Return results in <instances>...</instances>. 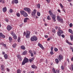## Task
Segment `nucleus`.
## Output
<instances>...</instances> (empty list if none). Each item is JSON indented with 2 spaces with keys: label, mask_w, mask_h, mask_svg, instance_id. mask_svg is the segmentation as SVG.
<instances>
[{
  "label": "nucleus",
  "mask_w": 73,
  "mask_h": 73,
  "mask_svg": "<svg viewBox=\"0 0 73 73\" xmlns=\"http://www.w3.org/2000/svg\"><path fill=\"white\" fill-rule=\"evenodd\" d=\"M20 13L21 15H23L24 17H28V16L27 13L24 11H20Z\"/></svg>",
  "instance_id": "obj_1"
},
{
  "label": "nucleus",
  "mask_w": 73,
  "mask_h": 73,
  "mask_svg": "<svg viewBox=\"0 0 73 73\" xmlns=\"http://www.w3.org/2000/svg\"><path fill=\"white\" fill-rule=\"evenodd\" d=\"M29 62V60L27 58H25L22 62V65H25L26 63H27Z\"/></svg>",
  "instance_id": "obj_2"
},
{
  "label": "nucleus",
  "mask_w": 73,
  "mask_h": 73,
  "mask_svg": "<svg viewBox=\"0 0 73 73\" xmlns=\"http://www.w3.org/2000/svg\"><path fill=\"white\" fill-rule=\"evenodd\" d=\"M37 37L35 36H33L31 38V40L32 41H36L37 40Z\"/></svg>",
  "instance_id": "obj_3"
},
{
  "label": "nucleus",
  "mask_w": 73,
  "mask_h": 73,
  "mask_svg": "<svg viewBox=\"0 0 73 73\" xmlns=\"http://www.w3.org/2000/svg\"><path fill=\"white\" fill-rule=\"evenodd\" d=\"M24 10L25 11L27 12L29 14H31V10L30 9L27 7H25L24 8Z\"/></svg>",
  "instance_id": "obj_4"
},
{
  "label": "nucleus",
  "mask_w": 73,
  "mask_h": 73,
  "mask_svg": "<svg viewBox=\"0 0 73 73\" xmlns=\"http://www.w3.org/2000/svg\"><path fill=\"white\" fill-rule=\"evenodd\" d=\"M57 19L58 21L59 22L61 23H63V20L62 18H60L59 16H57Z\"/></svg>",
  "instance_id": "obj_5"
},
{
  "label": "nucleus",
  "mask_w": 73,
  "mask_h": 73,
  "mask_svg": "<svg viewBox=\"0 0 73 73\" xmlns=\"http://www.w3.org/2000/svg\"><path fill=\"white\" fill-rule=\"evenodd\" d=\"M11 35H12V36H13L14 39L15 40H17V36L12 31L11 32Z\"/></svg>",
  "instance_id": "obj_6"
},
{
  "label": "nucleus",
  "mask_w": 73,
  "mask_h": 73,
  "mask_svg": "<svg viewBox=\"0 0 73 73\" xmlns=\"http://www.w3.org/2000/svg\"><path fill=\"white\" fill-rule=\"evenodd\" d=\"M31 33V32L29 31H27L26 32V37L27 38H29V36H30V34Z\"/></svg>",
  "instance_id": "obj_7"
},
{
  "label": "nucleus",
  "mask_w": 73,
  "mask_h": 73,
  "mask_svg": "<svg viewBox=\"0 0 73 73\" xmlns=\"http://www.w3.org/2000/svg\"><path fill=\"white\" fill-rule=\"evenodd\" d=\"M63 33V31H62L60 30L59 31L57 32V35L59 36H61V35Z\"/></svg>",
  "instance_id": "obj_8"
},
{
  "label": "nucleus",
  "mask_w": 73,
  "mask_h": 73,
  "mask_svg": "<svg viewBox=\"0 0 73 73\" xmlns=\"http://www.w3.org/2000/svg\"><path fill=\"white\" fill-rule=\"evenodd\" d=\"M58 59L60 61H61V60H63V56L61 55H60L59 56V58Z\"/></svg>",
  "instance_id": "obj_9"
},
{
  "label": "nucleus",
  "mask_w": 73,
  "mask_h": 73,
  "mask_svg": "<svg viewBox=\"0 0 73 73\" xmlns=\"http://www.w3.org/2000/svg\"><path fill=\"white\" fill-rule=\"evenodd\" d=\"M56 17V15L54 14V15H53L52 16H51L52 19L53 20L54 22H55L56 21V19L55 18V17Z\"/></svg>",
  "instance_id": "obj_10"
},
{
  "label": "nucleus",
  "mask_w": 73,
  "mask_h": 73,
  "mask_svg": "<svg viewBox=\"0 0 73 73\" xmlns=\"http://www.w3.org/2000/svg\"><path fill=\"white\" fill-rule=\"evenodd\" d=\"M18 59L20 60V61H22V60H23V58L21 57V56L20 55H18L17 56Z\"/></svg>",
  "instance_id": "obj_11"
},
{
  "label": "nucleus",
  "mask_w": 73,
  "mask_h": 73,
  "mask_svg": "<svg viewBox=\"0 0 73 73\" xmlns=\"http://www.w3.org/2000/svg\"><path fill=\"white\" fill-rule=\"evenodd\" d=\"M0 37H2L3 38H4L5 37V36L3 35V33H0Z\"/></svg>",
  "instance_id": "obj_12"
},
{
  "label": "nucleus",
  "mask_w": 73,
  "mask_h": 73,
  "mask_svg": "<svg viewBox=\"0 0 73 73\" xmlns=\"http://www.w3.org/2000/svg\"><path fill=\"white\" fill-rule=\"evenodd\" d=\"M7 29L8 31H11V27L9 25H8L7 27Z\"/></svg>",
  "instance_id": "obj_13"
},
{
  "label": "nucleus",
  "mask_w": 73,
  "mask_h": 73,
  "mask_svg": "<svg viewBox=\"0 0 73 73\" xmlns=\"http://www.w3.org/2000/svg\"><path fill=\"white\" fill-rule=\"evenodd\" d=\"M38 45L39 46V47L42 48V49H44V47L43 46H42V44H40V43H38Z\"/></svg>",
  "instance_id": "obj_14"
},
{
  "label": "nucleus",
  "mask_w": 73,
  "mask_h": 73,
  "mask_svg": "<svg viewBox=\"0 0 73 73\" xmlns=\"http://www.w3.org/2000/svg\"><path fill=\"white\" fill-rule=\"evenodd\" d=\"M3 11L4 12H5L7 10V7H5L4 8H3Z\"/></svg>",
  "instance_id": "obj_15"
},
{
  "label": "nucleus",
  "mask_w": 73,
  "mask_h": 73,
  "mask_svg": "<svg viewBox=\"0 0 73 73\" xmlns=\"http://www.w3.org/2000/svg\"><path fill=\"white\" fill-rule=\"evenodd\" d=\"M4 65H1V70H2V71H4Z\"/></svg>",
  "instance_id": "obj_16"
},
{
  "label": "nucleus",
  "mask_w": 73,
  "mask_h": 73,
  "mask_svg": "<svg viewBox=\"0 0 73 73\" xmlns=\"http://www.w3.org/2000/svg\"><path fill=\"white\" fill-rule=\"evenodd\" d=\"M49 13L51 17V16H53V15H54V14H53V13L50 11H49Z\"/></svg>",
  "instance_id": "obj_17"
},
{
  "label": "nucleus",
  "mask_w": 73,
  "mask_h": 73,
  "mask_svg": "<svg viewBox=\"0 0 73 73\" xmlns=\"http://www.w3.org/2000/svg\"><path fill=\"white\" fill-rule=\"evenodd\" d=\"M4 57L7 60V58H8V55H7V54H5L4 55Z\"/></svg>",
  "instance_id": "obj_18"
},
{
  "label": "nucleus",
  "mask_w": 73,
  "mask_h": 73,
  "mask_svg": "<svg viewBox=\"0 0 73 73\" xmlns=\"http://www.w3.org/2000/svg\"><path fill=\"white\" fill-rule=\"evenodd\" d=\"M31 67L33 69H37V67L35 65H33L31 66Z\"/></svg>",
  "instance_id": "obj_19"
},
{
  "label": "nucleus",
  "mask_w": 73,
  "mask_h": 73,
  "mask_svg": "<svg viewBox=\"0 0 73 73\" xmlns=\"http://www.w3.org/2000/svg\"><path fill=\"white\" fill-rule=\"evenodd\" d=\"M29 19V18H25L24 21V23H27V20H28Z\"/></svg>",
  "instance_id": "obj_20"
},
{
  "label": "nucleus",
  "mask_w": 73,
  "mask_h": 73,
  "mask_svg": "<svg viewBox=\"0 0 73 73\" xmlns=\"http://www.w3.org/2000/svg\"><path fill=\"white\" fill-rule=\"evenodd\" d=\"M68 31H69V32H70V33H71V34H72V35H73V31H72V30L70 29H68Z\"/></svg>",
  "instance_id": "obj_21"
},
{
  "label": "nucleus",
  "mask_w": 73,
  "mask_h": 73,
  "mask_svg": "<svg viewBox=\"0 0 73 73\" xmlns=\"http://www.w3.org/2000/svg\"><path fill=\"white\" fill-rule=\"evenodd\" d=\"M21 49H23V50H25V46H21Z\"/></svg>",
  "instance_id": "obj_22"
},
{
  "label": "nucleus",
  "mask_w": 73,
  "mask_h": 73,
  "mask_svg": "<svg viewBox=\"0 0 73 73\" xmlns=\"http://www.w3.org/2000/svg\"><path fill=\"white\" fill-rule=\"evenodd\" d=\"M31 15L33 17H35V16H36V14L33 13V12H32L31 13Z\"/></svg>",
  "instance_id": "obj_23"
},
{
  "label": "nucleus",
  "mask_w": 73,
  "mask_h": 73,
  "mask_svg": "<svg viewBox=\"0 0 73 73\" xmlns=\"http://www.w3.org/2000/svg\"><path fill=\"white\" fill-rule=\"evenodd\" d=\"M21 73V70H20V69H18L17 70V73Z\"/></svg>",
  "instance_id": "obj_24"
},
{
  "label": "nucleus",
  "mask_w": 73,
  "mask_h": 73,
  "mask_svg": "<svg viewBox=\"0 0 73 73\" xmlns=\"http://www.w3.org/2000/svg\"><path fill=\"white\" fill-rule=\"evenodd\" d=\"M55 61L56 64H58V63L59 62V60H58V59H56Z\"/></svg>",
  "instance_id": "obj_25"
},
{
  "label": "nucleus",
  "mask_w": 73,
  "mask_h": 73,
  "mask_svg": "<svg viewBox=\"0 0 73 73\" xmlns=\"http://www.w3.org/2000/svg\"><path fill=\"white\" fill-rule=\"evenodd\" d=\"M47 20H51V18L50 17V16H49V15H48L47 16Z\"/></svg>",
  "instance_id": "obj_26"
},
{
  "label": "nucleus",
  "mask_w": 73,
  "mask_h": 73,
  "mask_svg": "<svg viewBox=\"0 0 73 73\" xmlns=\"http://www.w3.org/2000/svg\"><path fill=\"white\" fill-rule=\"evenodd\" d=\"M27 51H25L24 52H23L22 54L23 55H25V54H27Z\"/></svg>",
  "instance_id": "obj_27"
},
{
  "label": "nucleus",
  "mask_w": 73,
  "mask_h": 73,
  "mask_svg": "<svg viewBox=\"0 0 73 73\" xmlns=\"http://www.w3.org/2000/svg\"><path fill=\"white\" fill-rule=\"evenodd\" d=\"M52 70L54 73H56V70H55V69H54V68H53L52 69Z\"/></svg>",
  "instance_id": "obj_28"
},
{
  "label": "nucleus",
  "mask_w": 73,
  "mask_h": 73,
  "mask_svg": "<svg viewBox=\"0 0 73 73\" xmlns=\"http://www.w3.org/2000/svg\"><path fill=\"white\" fill-rule=\"evenodd\" d=\"M70 39L71 41H73V35H71L70 36Z\"/></svg>",
  "instance_id": "obj_29"
},
{
  "label": "nucleus",
  "mask_w": 73,
  "mask_h": 73,
  "mask_svg": "<svg viewBox=\"0 0 73 73\" xmlns=\"http://www.w3.org/2000/svg\"><path fill=\"white\" fill-rule=\"evenodd\" d=\"M17 45V44H16V43H14L13 44V45H12L13 47V48H15V47Z\"/></svg>",
  "instance_id": "obj_30"
},
{
  "label": "nucleus",
  "mask_w": 73,
  "mask_h": 73,
  "mask_svg": "<svg viewBox=\"0 0 73 73\" xmlns=\"http://www.w3.org/2000/svg\"><path fill=\"white\" fill-rule=\"evenodd\" d=\"M14 2L15 4H17L19 3V1L17 0H14Z\"/></svg>",
  "instance_id": "obj_31"
},
{
  "label": "nucleus",
  "mask_w": 73,
  "mask_h": 73,
  "mask_svg": "<svg viewBox=\"0 0 73 73\" xmlns=\"http://www.w3.org/2000/svg\"><path fill=\"white\" fill-rule=\"evenodd\" d=\"M37 15L38 16H40V13L38 12H37Z\"/></svg>",
  "instance_id": "obj_32"
},
{
  "label": "nucleus",
  "mask_w": 73,
  "mask_h": 73,
  "mask_svg": "<svg viewBox=\"0 0 73 73\" xmlns=\"http://www.w3.org/2000/svg\"><path fill=\"white\" fill-rule=\"evenodd\" d=\"M20 37H18V39H17V41H18V42H20Z\"/></svg>",
  "instance_id": "obj_33"
},
{
  "label": "nucleus",
  "mask_w": 73,
  "mask_h": 73,
  "mask_svg": "<svg viewBox=\"0 0 73 73\" xmlns=\"http://www.w3.org/2000/svg\"><path fill=\"white\" fill-rule=\"evenodd\" d=\"M9 40L11 42V41H12V37H9Z\"/></svg>",
  "instance_id": "obj_34"
},
{
  "label": "nucleus",
  "mask_w": 73,
  "mask_h": 73,
  "mask_svg": "<svg viewBox=\"0 0 73 73\" xmlns=\"http://www.w3.org/2000/svg\"><path fill=\"white\" fill-rule=\"evenodd\" d=\"M50 54H54V53H53V51H51L50 52Z\"/></svg>",
  "instance_id": "obj_35"
},
{
  "label": "nucleus",
  "mask_w": 73,
  "mask_h": 73,
  "mask_svg": "<svg viewBox=\"0 0 73 73\" xmlns=\"http://www.w3.org/2000/svg\"><path fill=\"white\" fill-rule=\"evenodd\" d=\"M60 6L62 8H63L64 7V6L61 4V3H60Z\"/></svg>",
  "instance_id": "obj_36"
},
{
  "label": "nucleus",
  "mask_w": 73,
  "mask_h": 73,
  "mask_svg": "<svg viewBox=\"0 0 73 73\" xmlns=\"http://www.w3.org/2000/svg\"><path fill=\"white\" fill-rule=\"evenodd\" d=\"M69 26L70 28L72 27H73V24L71 23H70L69 25Z\"/></svg>",
  "instance_id": "obj_37"
},
{
  "label": "nucleus",
  "mask_w": 73,
  "mask_h": 73,
  "mask_svg": "<svg viewBox=\"0 0 73 73\" xmlns=\"http://www.w3.org/2000/svg\"><path fill=\"white\" fill-rule=\"evenodd\" d=\"M55 52H57L58 51V49L57 48H55L54 49Z\"/></svg>",
  "instance_id": "obj_38"
},
{
  "label": "nucleus",
  "mask_w": 73,
  "mask_h": 73,
  "mask_svg": "<svg viewBox=\"0 0 73 73\" xmlns=\"http://www.w3.org/2000/svg\"><path fill=\"white\" fill-rule=\"evenodd\" d=\"M37 7L38 8H40V4L38 3L37 5Z\"/></svg>",
  "instance_id": "obj_39"
},
{
  "label": "nucleus",
  "mask_w": 73,
  "mask_h": 73,
  "mask_svg": "<svg viewBox=\"0 0 73 73\" xmlns=\"http://www.w3.org/2000/svg\"><path fill=\"white\" fill-rule=\"evenodd\" d=\"M13 12V10L12 9H10L9 10V12L10 13H12Z\"/></svg>",
  "instance_id": "obj_40"
},
{
  "label": "nucleus",
  "mask_w": 73,
  "mask_h": 73,
  "mask_svg": "<svg viewBox=\"0 0 73 73\" xmlns=\"http://www.w3.org/2000/svg\"><path fill=\"white\" fill-rule=\"evenodd\" d=\"M52 32H53L54 33H56V30H55V29H53L52 31Z\"/></svg>",
  "instance_id": "obj_41"
},
{
  "label": "nucleus",
  "mask_w": 73,
  "mask_h": 73,
  "mask_svg": "<svg viewBox=\"0 0 73 73\" xmlns=\"http://www.w3.org/2000/svg\"><path fill=\"white\" fill-rule=\"evenodd\" d=\"M33 13H34V14H35L36 13V9H34L33 10Z\"/></svg>",
  "instance_id": "obj_42"
},
{
  "label": "nucleus",
  "mask_w": 73,
  "mask_h": 73,
  "mask_svg": "<svg viewBox=\"0 0 73 73\" xmlns=\"http://www.w3.org/2000/svg\"><path fill=\"white\" fill-rule=\"evenodd\" d=\"M61 69L62 70H64V67L63 66H61Z\"/></svg>",
  "instance_id": "obj_43"
},
{
  "label": "nucleus",
  "mask_w": 73,
  "mask_h": 73,
  "mask_svg": "<svg viewBox=\"0 0 73 73\" xmlns=\"http://www.w3.org/2000/svg\"><path fill=\"white\" fill-rule=\"evenodd\" d=\"M17 15L18 17H19L20 16V13H17Z\"/></svg>",
  "instance_id": "obj_44"
},
{
  "label": "nucleus",
  "mask_w": 73,
  "mask_h": 73,
  "mask_svg": "<svg viewBox=\"0 0 73 73\" xmlns=\"http://www.w3.org/2000/svg\"><path fill=\"white\" fill-rule=\"evenodd\" d=\"M31 57H33L34 56L33 55V52L31 54Z\"/></svg>",
  "instance_id": "obj_45"
},
{
  "label": "nucleus",
  "mask_w": 73,
  "mask_h": 73,
  "mask_svg": "<svg viewBox=\"0 0 73 73\" xmlns=\"http://www.w3.org/2000/svg\"><path fill=\"white\" fill-rule=\"evenodd\" d=\"M5 21H6V22H8V21H9V19H5Z\"/></svg>",
  "instance_id": "obj_46"
},
{
  "label": "nucleus",
  "mask_w": 73,
  "mask_h": 73,
  "mask_svg": "<svg viewBox=\"0 0 73 73\" xmlns=\"http://www.w3.org/2000/svg\"><path fill=\"white\" fill-rule=\"evenodd\" d=\"M61 36L63 38H64V37H65V35H62Z\"/></svg>",
  "instance_id": "obj_47"
},
{
  "label": "nucleus",
  "mask_w": 73,
  "mask_h": 73,
  "mask_svg": "<svg viewBox=\"0 0 73 73\" xmlns=\"http://www.w3.org/2000/svg\"><path fill=\"white\" fill-rule=\"evenodd\" d=\"M33 53H34V54L36 55V54H37L36 52L35 51H33Z\"/></svg>",
  "instance_id": "obj_48"
},
{
  "label": "nucleus",
  "mask_w": 73,
  "mask_h": 73,
  "mask_svg": "<svg viewBox=\"0 0 73 73\" xmlns=\"http://www.w3.org/2000/svg\"><path fill=\"white\" fill-rule=\"evenodd\" d=\"M3 46L4 47V48H6V44H3Z\"/></svg>",
  "instance_id": "obj_49"
},
{
  "label": "nucleus",
  "mask_w": 73,
  "mask_h": 73,
  "mask_svg": "<svg viewBox=\"0 0 73 73\" xmlns=\"http://www.w3.org/2000/svg\"><path fill=\"white\" fill-rule=\"evenodd\" d=\"M29 53H30L31 54V53H33V52H32V51H31V50H29Z\"/></svg>",
  "instance_id": "obj_50"
},
{
  "label": "nucleus",
  "mask_w": 73,
  "mask_h": 73,
  "mask_svg": "<svg viewBox=\"0 0 73 73\" xmlns=\"http://www.w3.org/2000/svg\"><path fill=\"white\" fill-rule=\"evenodd\" d=\"M33 61V60L31 59H30L29 60V61H30V62H32Z\"/></svg>",
  "instance_id": "obj_51"
},
{
  "label": "nucleus",
  "mask_w": 73,
  "mask_h": 73,
  "mask_svg": "<svg viewBox=\"0 0 73 73\" xmlns=\"http://www.w3.org/2000/svg\"><path fill=\"white\" fill-rule=\"evenodd\" d=\"M46 1L48 3H50V0H46Z\"/></svg>",
  "instance_id": "obj_52"
},
{
  "label": "nucleus",
  "mask_w": 73,
  "mask_h": 73,
  "mask_svg": "<svg viewBox=\"0 0 73 73\" xmlns=\"http://www.w3.org/2000/svg\"><path fill=\"white\" fill-rule=\"evenodd\" d=\"M53 47H52L51 48V51H53Z\"/></svg>",
  "instance_id": "obj_53"
},
{
  "label": "nucleus",
  "mask_w": 73,
  "mask_h": 73,
  "mask_svg": "<svg viewBox=\"0 0 73 73\" xmlns=\"http://www.w3.org/2000/svg\"><path fill=\"white\" fill-rule=\"evenodd\" d=\"M15 3V1H12V4H14Z\"/></svg>",
  "instance_id": "obj_54"
},
{
  "label": "nucleus",
  "mask_w": 73,
  "mask_h": 73,
  "mask_svg": "<svg viewBox=\"0 0 73 73\" xmlns=\"http://www.w3.org/2000/svg\"><path fill=\"white\" fill-rule=\"evenodd\" d=\"M23 35L24 36H25V35H26V33L25 32H24Z\"/></svg>",
  "instance_id": "obj_55"
},
{
  "label": "nucleus",
  "mask_w": 73,
  "mask_h": 73,
  "mask_svg": "<svg viewBox=\"0 0 73 73\" xmlns=\"http://www.w3.org/2000/svg\"><path fill=\"white\" fill-rule=\"evenodd\" d=\"M7 71H8V72L10 70H9V68H7Z\"/></svg>",
  "instance_id": "obj_56"
},
{
  "label": "nucleus",
  "mask_w": 73,
  "mask_h": 73,
  "mask_svg": "<svg viewBox=\"0 0 73 73\" xmlns=\"http://www.w3.org/2000/svg\"><path fill=\"white\" fill-rule=\"evenodd\" d=\"M56 71L58 73H59L60 72V71L59 70H56Z\"/></svg>",
  "instance_id": "obj_57"
},
{
  "label": "nucleus",
  "mask_w": 73,
  "mask_h": 73,
  "mask_svg": "<svg viewBox=\"0 0 73 73\" xmlns=\"http://www.w3.org/2000/svg\"><path fill=\"white\" fill-rule=\"evenodd\" d=\"M58 12H59L60 13V12H61V11H60V10L59 9H58Z\"/></svg>",
  "instance_id": "obj_58"
},
{
  "label": "nucleus",
  "mask_w": 73,
  "mask_h": 73,
  "mask_svg": "<svg viewBox=\"0 0 73 73\" xmlns=\"http://www.w3.org/2000/svg\"><path fill=\"white\" fill-rule=\"evenodd\" d=\"M70 49H71V50H72V49H73V48L72 47H70Z\"/></svg>",
  "instance_id": "obj_59"
},
{
  "label": "nucleus",
  "mask_w": 73,
  "mask_h": 73,
  "mask_svg": "<svg viewBox=\"0 0 73 73\" xmlns=\"http://www.w3.org/2000/svg\"><path fill=\"white\" fill-rule=\"evenodd\" d=\"M45 37V38H48V35H45L44 36Z\"/></svg>",
  "instance_id": "obj_60"
},
{
  "label": "nucleus",
  "mask_w": 73,
  "mask_h": 73,
  "mask_svg": "<svg viewBox=\"0 0 73 73\" xmlns=\"http://www.w3.org/2000/svg\"><path fill=\"white\" fill-rule=\"evenodd\" d=\"M66 42H67V43L69 44V42L68 41V40H66Z\"/></svg>",
  "instance_id": "obj_61"
},
{
  "label": "nucleus",
  "mask_w": 73,
  "mask_h": 73,
  "mask_svg": "<svg viewBox=\"0 0 73 73\" xmlns=\"http://www.w3.org/2000/svg\"><path fill=\"white\" fill-rule=\"evenodd\" d=\"M50 38H48L47 39V41H50Z\"/></svg>",
  "instance_id": "obj_62"
},
{
  "label": "nucleus",
  "mask_w": 73,
  "mask_h": 73,
  "mask_svg": "<svg viewBox=\"0 0 73 73\" xmlns=\"http://www.w3.org/2000/svg\"><path fill=\"white\" fill-rule=\"evenodd\" d=\"M62 11H63V12H65V13L66 12L65 11V9H63Z\"/></svg>",
  "instance_id": "obj_63"
},
{
  "label": "nucleus",
  "mask_w": 73,
  "mask_h": 73,
  "mask_svg": "<svg viewBox=\"0 0 73 73\" xmlns=\"http://www.w3.org/2000/svg\"><path fill=\"white\" fill-rule=\"evenodd\" d=\"M71 61H73V57H72V58H71Z\"/></svg>",
  "instance_id": "obj_64"
}]
</instances>
